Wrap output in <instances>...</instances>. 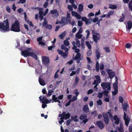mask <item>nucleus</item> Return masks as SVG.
I'll return each mask as SVG.
<instances>
[{"instance_id":"obj_1","label":"nucleus","mask_w":132,"mask_h":132,"mask_svg":"<svg viewBox=\"0 0 132 132\" xmlns=\"http://www.w3.org/2000/svg\"><path fill=\"white\" fill-rule=\"evenodd\" d=\"M9 23L8 19H7L3 21V23H0V29L2 32L4 31L5 32L6 31L9 30Z\"/></svg>"},{"instance_id":"obj_2","label":"nucleus","mask_w":132,"mask_h":132,"mask_svg":"<svg viewBox=\"0 0 132 132\" xmlns=\"http://www.w3.org/2000/svg\"><path fill=\"white\" fill-rule=\"evenodd\" d=\"M10 30L15 32H19L20 31L19 23L18 20H15L12 24Z\"/></svg>"},{"instance_id":"obj_3","label":"nucleus","mask_w":132,"mask_h":132,"mask_svg":"<svg viewBox=\"0 0 132 132\" xmlns=\"http://www.w3.org/2000/svg\"><path fill=\"white\" fill-rule=\"evenodd\" d=\"M92 33L93 34V38L94 41L97 44L98 43V40L100 39V34L99 33H97L95 30L92 31Z\"/></svg>"},{"instance_id":"obj_4","label":"nucleus","mask_w":132,"mask_h":132,"mask_svg":"<svg viewBox=\"0 0 132 132\" xmlns=\"http://www.w3.org/2000/svg\"><path fill=\"white\" fill-rule=\"evenodd\" d=\"M70 114L69 113L66 114L65 112H63L62 114H59V117H61L60 119H65L66 120L69 118L70 117Z\"/></svg>"},{"instance_id":"obj_5","label":"nucleus","mask_w":132,"mask_h":132,"mask_svg":"<svg viewBox=\"0 0 132 132\" xmlns=\"http://www.w3.org/2000/svg\"><path fill=\"white\" fill-rule=\"evenodd\" d=\"M101 86L104 89L107 88L108 90H110L111 89V84L109 82L102 83Z\"/></svg>"},{"instance_id":"obj_6","label":"nucleus","mask_w":132,"mask_h":132,"mask_svg":"<svg viewBox=\"0 0 132 132\" xmlns=\"http://www.w3.org/2000/svg\"><path fill=\"white\" fill-rule=\"evenodd\" d=\"M123 119L125 121V124L127 126H128V124L130 121V119L129 118L128 116H127L125 112H124L123 116Z\"/></svg>"},{"instance_id":"obj_7","label":"nucleus","mask_w":132,"mask_h":132,"mask_svg":"<svg viewBox=\"0 0 132 132\" xmlns=\"http://www.w3.org/2000/svg\"><path fill=\"white\" fill-rule=\"evenodd\" d=\"M43 27L49 30H51L52 29V25H49L47 24L46 20L44 19V22L43 23Z\"/></svg>"},{"instance_id":"obj_8","label":"nucleus","mask_w":132,"mask_h":132,"mask_svg":"<svg viewBox=\"0 0 132 132\" xmlns=\"http://www.w3.org/2000/svg\"><path fill=\"white\" fill-rule=\"evenodd\" d=\"M102 115L105 123L106 124H108L109 120L108 114L105 113H103Z\"/></svg>"},{"instance_id":"obj_9","label":"nucleus","mask_w":132,"mask_h":132,"mask_svg":"<svg viewBox=\"0 0 132 132\" xmlns=\"http://www.w3.org/2000/svg\"><path fill=\"white\" fill-rule=\"evenodd\" d=\"M30 50V48H28V50H24L22 51L21 53L22 55L23 56L25 57L27 56H29L30 54V52H29Z\"/></svg>"},{"instance_id":"obj_10","label":"nucleus","mask_w":132,"mask_h":132,"mask_svg":"<svg viewBox=\"0 0 132 132\" xmlns=\"http://www.w3.org/2000/svg\"><path fill=\"white\" fill-rule=\"evenodd\" d=\"M42 61L45 64H48L50 62L49 57L45 56H42Z\"/></svg>"},{"instance_id":"obj_11","label":"nucleus","mask_w":132,"mask_h":132,"mask_svg":"<svg viewBox=\"0 0 132 132\" xmlns=\"http://www.w3.org/2000/svg\"><path fill=\"white\" fill-rule=\"evenodd\" d=\"M51 13L52 14V16L54 18H56L59 15L58 11L56 9L52 10L51 12Z\"/></svg>"},{"instance_id":"obj_12","label":"nucleus","mask_w":132,"mask_h":132,"mask_svg":"<svg viewBox=\"0 0 132 132\" xmlns=\"http://www.w3.org/2000/svg\"><path fill=\"white\" fill-rule=\"evenodd\" d=\"M96 124L101 129H102L104 127V125L101 121H97L96 122Z\"/></svg>"},{"instance_id":"obj_13","label":"nucleus","mask_w":132,"mask_h":132,"mask_svg":"<svg viewBox=\"0 0 132 132\" xmlns=\"http://www.w3.org/2000/svg\"><path fill=\"white\" fill-rule=\"evenodd\" d=\"M108 73L110 79H112L115 75V73L112 71L111 69H109L108 71Z\"/></svg>"},{"instance_id":"obj_14","label":"nucleus","mask_w":132,"mask_h":132,"mask_svg":"<svg viewBox=\"0 0 132 132\" xmlns=\"http://www.w3.org/2000/svg\"><path fill=\"white\" fill-rule=\"evenodd\" d=\"M95 77L96 78V79L93 82V85H95L96 84V82L99 83L101 81L100 77L99 75H96Z\"/></svg>"},{"instance_id":"obj_15","label":"nucleus","mask_w":132,"mask_h":132,"mask_svg":"<svg viewBox=\"0 0 132 132\" xmlns=\"http://www.w3.org/2000/svg\"><path fill=\"white\" fill-rule=\"evenodd\" d=\"M68 23L67 19L66 17H62L61 21L60 22V24H63V25H65Z\"/></svg>"},{"instance_id":"obj_16","label":"nucleus","mask_w":132,"mask_h":132,"mask_svg":"<svg viewBox=\"0 0 132 132\" xmlns=\"http://www.w3.org/2000/svg\"><path fill=\"white\" fill-rule=\"evenodd\" d=\"M116 129L117 130L119 131V132H124L123 127V124L122 123H121L120 124V127H116ZM125 132H127L126 131Z\"/></svg>"},{"instance_id":"obj_17","label":"nucleus","mask_w":132,"mask_h":132,"mask_svg":"<svg viewBox=\"0 0 132 132\" xmlns=\"http://www.w3.org/2000/svg\"><path fill=\"white\" fill-rule=\"evenodd\" d=\"M116 81L113 84V87L114 89L118 90V78L116 76Z\"/></svg>"},{"instance_id":"obj_18","label":"nucleus","mask_w":132,"mask_h":132,"mask_svg":"<svg viewBox=\"0 0 132 132\" xmlns=\"http://www.w3.org/2000/svg\"><path fill=\"white\" fill-rule=\"evenodd\" d=\"M89 109L88 105H84L83 108V111L85 113H87L89 111Z\"/></svg>"},{"instance_id":"obj_19","label":"nucleus","mask_w":132,"mask_h":132,"mask_svg":"<svg viewBox=\"0 0 132 132\" xmlns=\"http://www.w3.org/2000/svg\"><path fill=\"white\" fill-rule=\"evenodd\" d=\"M39 81L40 84L42 86H44L45 85V82L44 80L43 79L40 78V77L39 78Z\"/></svg>"},{"instance_id":"obj_20","label":"nucleus","mask_w":132,"mask_h":132,"mask_svg":"<svg viewBox=\"0 0 132 132\" xmlns=\"http://www.w3.org/2000/svg\"><path fill=\"white\" fill-rule=\"evenodd\" d=\"M128 107V104L127 103H125L122 105V108L124 111L126 112L127 111V108Z\"/></svg>"},{"instance_id":"obj_21","label":"nucleus","mask_w":132,"mask_h":132,"mask_svg":"<svg viewBox=\"0 0 132 132\" xmlns=\"http://www.w3.org/2000/svg\"><path fill=\"white\" fill-rule=\"evenodd\" d=\"M128 26L127 28L129 30H130L132 27V23L130 21H129L127 23Z\"/></svg>"},{"instance_id":"obj_22","label":"nucleus","mask_w":132,"mask_h":132,"mask_svg":"<svg viewBox=\"0 0 132 132\" xmlns=\"http://www.w3.org/2000/svg\"><path fill=\"white\" fill-rule=\"evenodd\" d=\"M81 57V54L80 53L77 54L75 57H73V59L74 60H78Z\"/></svg>"},{"instance_id":"obj_23","label":"nucleus","mask_w":132,"mask_h":132,"mask_svg":"<svg viewBox=\"0 0 132 132\" xmlns=\"http://www.w3.org/2000/svg\"><path fill=\"white\" fill-rule=\"evenodd\" d=\"M32 56L33 58L36 60H37V55L34 53L30 52V54L29 56Z\"/></svg>"},{"instance_id":"obj_24","label":"nucleus","mask_w":132,"mask_h":132,"mask_svg":"<svg viewBox=\"0 0 132 132\" xmlns=\"http://www.w3.org/2000/svg\"><path fill=\"white\" fill-rule=\"evenodd\" d=\"M58 98L57 97H56L55 95H53L52 96V100H53L54 101H52V102L53 103L54 102H56V101L57 100Z\"/></svg>"},{"instance_id":"obj_25","label":"nucleus","mask_w":132,"mask_h":132,"mask_svg":"<svg viewBox=\"0 0 132 132\" xmlns=\"http://www.w3.org/2000/svg\"><path fill=\"white\" fill-rule=\"evenodd\" d=\"M83 5L81 4H79L78 6V9L80 12H82L83 10Z\"/></svg>"},{"instance_id":"obj_26","label":"nucleus","mask_w":132,"mask_h":132,"mask_svg":"<svg viewBox=\"0 0 132 132\" xmlns=\"http://www.w3.org/2000/svg\"><path fill=\"white\" fill-rule=\"evenodd\" d=\"M87 117V115L86 114H84L81 115L79 117V118L81 120L86 119Z\"/></svg>"},{"instance_id":"obj_27","label":"nucleus","mask_w":132,"mask_h":132,"mask_svg":"<svg viewBox=\"0 0 132 132\" xmlns=\"http://www.w3.org/2000/svg\"><path fill=\"white\" fill-rule=\"evenodd\" d=\"M95 54L97 59H98L100 57V53L98 50H96L95 51Z\"/></svg>"},{"instance_id":"obj_28","label":"nucleus","mask_w":132,"mask_h":132,"mask_svg":"<svg viewBox=\"0 0 132 132\" xmlns=\"http://www.w3.org/2000/svg\"><path fill=\"white\" fill-rule=\"evenodd\" d=\"M71 118L75 122H77L79 120L77 119V116L76 115H75L74 117L73 116H71Z\"/></svg>"},{"instance_id":"obj_29","label":"nucleus","mask_w":132,"mask_h":132,"mask_svg":"<svg viewBox=\"0 0 132 132\" xmlns=\"http://www.w3.org/2000/svg\"><path fill=\"white\" fill-rule=\"evenodd\" d=\"M66 35V32H64L60 35H59V37L61 39H63L65 37Z\"/></svg>"},{"instance_id":"obj_30","label":"nucleus","mask_w":132,"mask_h":132,"mask_svg":"<svg viewBox=\"0 0 132 132\" xmlns=\"http://www.w3.org/2000/svg\"><path fill=\"white\" fill-rule=\"evenodd\" d=\"M86 45L87 46L88 48L90 50L92 48V46L90 44V43L88 41H86L85 42Z\"/></svg>"},{"instance_id":"obj_31","label":"nucleus","mask_w":132,"mask_h":132,"mask_svg":"<svg viewBox=\"0 0 132 132\" xmlns=\"http://www.w3.org/2000/svg\"><path fill=\"white\" fill-rule=\"evenodd\" d=\"M117 8V6L116 5L111 4L109 5V9H116Z\"/></svg>"},{"instance_id":"obj_32","label":"nucleus","mask_w":132,"mask_h":132,"mask_svg":"<svg viewBox=\"0 0 132 132\" xmlns=\"http://www.w3.org/2000/svg\"><path fill=\"white\" fill-rule=\"evenodd\" d=\"M95 68L97 72L99 71V64L98 62H97L96 64Z\"/></svg>"},{"instance_id":"obj_33","label":"nucleus","mask_w":132,"mask_h":132,"mask_svg":"<svg viewBox=\"0 0 132 132\" xmlns=\"http://www.w3.org/2000/svg\"><path fill=\"white\" fill-rule=\"evenodd\" d=\"M87 19L85 17H82L81 18V20L85 22L86 24H87Z\"/></svg>"},{"instance_id":"obj_34","label":"nucleus","mask_w":132,"mask_h":132,"mask_svg":"<svg viewBox=\"0 0 132 132\" xmlns=\"http://www.w3.org/2000/svg\"><path fill=\"white\" fill-rule=\"evenodd\" d=\"M109 92L108 90H105L102 92V93L105 96L107 97L108 96V93Z\"/></svg>"},{"instance_id":"obj_35","label":"nucleus","mask_w":132,"mask_h":132,"mask_svg":"<svg viewBox=\"0 0 132 132\" xmlns=\"http://www.w3.org/2000/svg\"><path fill=\"white\" fill-rule=\"evenodd\" d=\"M54 92V91L52 90H49L48 91L47 94V96H50L52 95V93Z\"/></svg>"},{"instance_id":"obj_36","label":"nucleus","mask_w":132,"mask_h":132,"mask_svg":"<svg viewBox=\"0 0 132 132\" xmlns=\"http://www.w3.org/2000/svg\"><path fill=\"white\" fill-rule=\"evenodd\" d=\"M128 7L130 10L131 11H132V0H131L129 2L128 5Z\"/></svg>"},{"instance_id":"obj_37","label":"nucleus","mask_w":132,"mask_h":132,"mask_svg":"<svg viewBox=\"0 0 132 132\" xmlns=\"http://www.w3.org/2000/svg\"><path fill=\"white\" fill-rule=\"evenodd\" d=\"M123 16L120 18V19L118 20V21L120 22H123L124 21V19L125 18V17L123 14H122Z\"/></svg>"},{"instance_id":"obj_38","label":"nucleus","mask_w":132,"mask_h":132,"mask_svg":"<svg viewBox=\"0 0 132 132\" xmlns=\"http://www.w3.org/2000/svg\"><path fill=\"white\" fill-rule=\"evenodd\" d=\"M82 37V35L81 34L77 33L76 35V38L78 39L81 38Z\"/></svg>"},{"instance_id":"obj_39","label":"nucleus","mask_w":132,"mask_h":132,"mask_svg":"<svg viewBox=\"0 0 132 132\" xmlns=\"http://www.w3.org/2000/svg\"><path fill=\"white\" fill-rule=\"evenodd\" d=\"M103 48L106 52H109L110 51V48L109 47H104Z\"/></svg>"},{"instance_id":"obj_40","label":"nucleus","mask_w":132,"mask_h":132,"mask_svg":"<svg viewBox=\"0 0 132 132\" xmlns=\"http://www.w3.org/2000/svg\"><path fill=\"white\" fill-rule=\"evenodd\" d=\"M118 99L119 102L122 104L123 102V99L121 96H120L119 97Z\"/></svg>"},{"instance_id":"obj_41","label":"nucleus","mask_w":132,"mask_h":132,"mask_svg":"<svg viewBox=\"0 0 132 132\" xmlns=\"http://www.w3.org/2000/svg\"><path fill=\"white\" fill-rule=\"evenodd\" d=\"M64 43L65 46H68L69 44L70 43L67 40H65L64 41Z\"/></svg>"},{"instance_id":"obj_42","label":"nucleus","mask_w":132,"mask_h":132,"mask_svg":"<svg viewBox=\"0 0 132 132\" xmlns=\"http://www.w3.org/2000/svg\"><path fill=\"white\" fill-rule=\"evenodd\" d=\"M92 52L91 50H89L87 52V54L88 56H90L92 54Z\"/></svg>"},{"instance_id":"obj_43","label":"nucleus","mask_w":132,"mask_h":132,"mask_svg":"<svg viewBox=\"0 0 132 132\" xmlns=\"http://www.w3.org/2000/svg\"><path fill=\"white\" fill-rule=\"evenodd\" d=\"M97 103L98 106L102 104V103L101 100H99L97 101Z\"/></svg>"},{"instance_id":"obj_44","label":"nucleus","mask_w":132,"mask_h":132,"mask_svg":"<svg viewBox=\"0 0 132 132\" xmlns=\"http://www.w3.org/2000/svg\"><path fill=\"white\" fill-rule=\"evenodd\" d=\"M76 46L77 47H79L80 46V42L79 40L78 39H77L76 41Z\"/></svg>"},{"instance_id":"obj_45","label":"nucleus","mask_w":132,"mask_h":132,"mask_svg":"<svg viewBox=\"0 0 132 132\" xmlns=\"http://www.w3.org/2000/svg\"><path fill=\"white\" fill-rule=\"evenodd\" d=\"M89 19H89H87V25L88 24H91L92 23V18H89Z\"/></svg>"},{"instance_id":"obj_46","label":"nucleus","mask_w":132,"mask_h":132,"mask_svg":"<svg viewBox=\"0 0 132 132\" xmlns=\"http://www.w3.org/2000/svg\"><path fill=\"white\" fill-rule=\"evenodd\" d=\"M77 98V97L76 96H74L72 99H70L71 100V102H74L76 101Z\"/></svg>"},{"instance_id":"obj_47","label":"nucleus","mask_w":132,"mask_h":132,"mask_svg":"<svg viewBox=\"0 0 132 132\" xmlns=\"http://www.w3.org/2000/svg\"><path fill=\"white\" fill-rule=\"evenodd\" d=\"M79 79L77 76L75 78V82L76 83V85L77 84V83L79 81Z\"/></svg>"},{"instance_id":"obj_48","label":"nucleus","mask_w":132,"mask_h":132,"mask_svg":"<svg viewBox=\"0 0 132 132\" xmlns=\"http://www.w3.org/2000/svg\"><path fill=\"white\" fill-rule=\"evenodd\" d=\"M57 52H58V53L61 55L63 54V51L61 50H60L59 49H58L57 50Z\"/></svg>"},{"instance_id":"obj_49","label":"nucleus","mask_w":132,"mask_h":132,"mask_svg":"<svg viewBox=\"0 0 132 132\" xmlns=\"http://www.w3.org/2000/svg\"><path fill=\"white\" fill-rule=\"evenodd\" d=\"M86 32L87 34V36L86 37V39H87L88 38L90 35V32L89 30H86Z\"/></svg>"},{"instance_id":"obj_50","label":"nucleus","mask_w":132,"mask_h":132,"mask_svg":"<svg viewBox=\"0 0 132 132\" xmlns=\"http://www.w3.org/2000/svg\"><path fill=\"white\" fill-rule=\"evenodd\" d=\"M42 103H44L45 104H47L49 102V101L47 99H45L44 100L42 101Z\"/></svg>"},{"instance_id":"obj_51","label":"nucleus","mask_w":132,"mask_h":132,"mask_svg":"<svg viewBox=\"0 0 132 132\" xmlns=\"http://www.w3.org/2000/svg\"><path fill=\"white\" fill-rule=\"evenodd\" d=\"M68 8L70 11H72L73 10L72 7L70 5L68 6Z\"/></svg>"},{"instance_id":"obj_52","label":"nucleus","mask_w":132,"mask_h":132,"mask_svg":"<svg viewBox=\"0 0 132 132\" xmlns=\"http://www.w3.org/2000/svg\"><path fill=\"white\" fill-rule=\"evenodd\" d=\"M131 46V45L129 43H127L125 45L126 47L127 48H130Z\"/></svg>"},{"instance_id":"obj_53","label":"nucleus","mask_w":132,"mask_h":132,"mask_svg":"<svg viewBox=\"0 0 132 132\" xmlns=\"http://www.w3.org/2000/svg\"><path fill=\"white\" fill-rule=\"evenodd\" d=\"M98 17H95L92 19L93 21V22L95 23L98 21Z\"/></svg>"},{"instance_id":"obj_54","label":"nucleus","mask_w":132,"mask_h":132,"mask_svg":"<svg viewBox=\"0 0 132 132\" xmlns=\"http://www.w3.org/2000/svg\"><path fill=\"white\" fill-rule=\"evenodd\" d=\"M114 92H112V95H116L118 93V90L114 89Z\"/></svg>"},{"instance_id":"obj_55","label":"nucleus","mask_w":132,"mask_h":132,"mask_svg":"<svg viewBox=\"0 0 132 132\" xmlns=\"http://www.w3.org/2000/svg\"><path fill=\"white\" fill-rule=\"evenodd\" d=\"M91 114L92 115H94V117L97 116V114L96 111H95L94 112H92Z\"/></svg>"},{"instance_id":"obj_56","label":"nucleus","mask_w":132,"mask_h":132,"mask_svg":"<svg viewBox=\"0 0 132 132\" xmlns=\"http://www.w3.org/2000/svg\"><path fill=\"white\" fill-rule=\"evenodd\" d=\"M103 94L102 92V93H99L97 96L99 98H101L102 97Z\"/></svg>"},{"instance_id":"obj_57","label":"nucleus","mask_w":132,"mask_h":132,"mask_svg":"<svg viewBox=\"0 0 132 132\" xmlns=\"http://www.w3.org/2000/svg\"><path fill=\"white\" fill-rule=\"evenodd\" d=\"M78 26H81L82 25V22L80 21H79L78 22Z\"/></svg>"},{"instance_id":"obj_58","label":"nucleus","mask_w":132,"mask_h":132,"mask_svg":"<svg viewBox=\"0 0 132 132\" xmlns=\"http://www.w3.org/2000/svg\"><path fill=\"white\" fill-rule=\"evenodd\" d=\"M41 12H39V19L40 20H42V19H43V16L42 15H41L40 13Z\"/></svg>"},{"instance_id":"obj_59","label":"nucleus","mask_w":132,"mask_h":132,"mask_svg":"<svg viewBox=\"0 0 132 132\" xmlns=\"http://www.w3.org/2000/svg\"><path fill=\"white\" fill-rule=\"evenodd\" d=\"M26 0H20L18 2V3L19 4L21 3V4H24L26 2Z\"/></svg>"},{"instance_id":"obj_60","label":"nucleus","mask_w":132,"mask_h":132,"mask_svg":"<svg viewBox=\"0 0 132 132\" xmlns=\"http://www.w3.org/2000/svg\"><path fill=\"white\" fill-rule=\"evenodd\" d=\"M104 64H100V69L101 70H103L104 68Z\"/></svg>"},{"instance_id":"obj_61","label":"nucleus","mask_w":132,"mask_h":132,"mask_svg":"<svg viewBox=\"0 0 132 132\" xmlns=\"http://www.w3.org/2000/svg\"><path fill=\"white\" fill-rule=\"evenodd\" d=\"M71 14L72 16H76V15L77 14V13L75 11H72L71 12Z\"/></svg>"},{"instance_id":"obj_62","label":"nucleus","mask_w":132,"mask_h":132,"mask_svg":"<svg viewBox=\"0 0 132 132\" xmlns=\"http://www.w3.org/2000/svg\"><path fill=\"white\" fill-rule=\"evenodd\" d=\"M71 100H70L66 104H65V105L66 107L68 106H69L70 104L71 103Z\"/></svg>"},{"instance_id":"obj_63","label":"nucleus","mask_w":132,"mask_h":132,"mask_svg":"<svg viewBox=\"0 0 132 132\" xmlns=\"http://www.w3.org/2000/svg\"><path fill=\"white\" fill-rule=\"evenodd\" d=\"M72 121V119H70L67 120V125H69L70 124V123Z\"/></svg>"},{"instance_id":"obj_64","label":"nucleus","mask_w":132,"mask_h":132,"mask_svg":"<svg viewBox=\"0 0 132 132\" xmlns=\"http://www.w3.org/2000/svg\"><path fill=\"white\" fill-rule=\"evenodd\" d=\"M107 113L109 115L110 119H111L113 117V115L111 112H107Z\"/></svg>"}]
</instances>
